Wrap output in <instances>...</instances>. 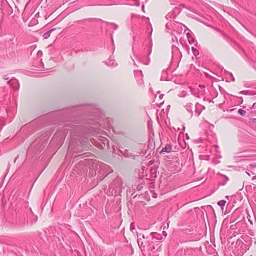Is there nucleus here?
Here are the masks:
<instances>
[{"label": "nucleus", "instance_id": "nucleus-1", "mask_svg": "<svg viewBox=\"0 0 256 256\" xmlns=\"http://www.w3.org/2000/svg\"><path fill=\"white\" fill-rule=\"evenodd\" d=\"M144 240V244L146 246H150L154 243V240L155 239L153 236L152 234H150L149 236H147L145 237L144 235L142 236Z\"/></svg>", "mask_w": 256, "mask_h": 256}, {"label": "nucleus", "instance_id": "nucleus-2", "mask_svg": "<svg viewBox=\"0 0 256 256\" xmlns=\"http://www.w3.org/2000/svg\"><path fill=\"white\" fill-rule=\"evenodd\" d=\"M246 172V174L251 176L252 175H256V165L250 164L247 167Z\"/></svg>", "mask_w": 256, "mask_h": 256}, {"label": "nucleus", "instance_id": "nucleus-3", "mask_svg": "<svg viewBox=\"0 0 256 256\" xmlns=\"http://www.w3.org/2000/svg\"><path fill=\"white\" fill-rule=\"evenodd\" d=\"M8 84L11 86L13 89L18 90L19 89L20 85L18 80L16 78H12L7 82Z\"/></svg>", "mask_w": 256, "mask_h": 256}, {"label": "nucleus", "instance_id": "nucleus-4", "mask_svg": "<svg viewBox=\"0 0 256 256\" xmlns=\"http://www.w3.org/2000/svg\"><path fill=\"white\" fill-rule=\"evenodd\" d=\"M105 64L108 66L114 67L118 65L114 60L112 59V58H110L108 60L104 62Z\"/></svg>", "mask_w": 256, "mask_h": 256}, {"label": "nucleus", "instance_id": "nucleus-5", "mask_svg": "<svg viewBox=\"0 0 256 256\" xmlns=\"http://www.w3.org/2000/svg\"><path fill=\"white\" fill-rule=\"evenodd\" d=\"M234 46H233L234 48L238 52L241 54L242 52L244 53V50L240 46L238 43L235 42H233Z\"/></svg>", "mask_w": 256, "mask_h": 256}, {"label": "nucleus", "instance_id": "nucleus-6", "mask_svg": "<svg viewBox=\"0 0 256 256\" xmlns=\"http://www.w3.org/2000/svg\"><path fill=\"white\" fill-rule=\"evenodd\" d=\"M120 153L122 154L125 157H132V158H134V155L132 154V153H130L128 151V150H124V151H122V150H120Z\"/></svg>", "mask_w": 256, "mask_h": 256}, {"label": "nucleus", "instance_id": "nucleus-7", "mask_svg": "<svg viewBox=\"0 0 256 256\" xmlns=\"http://www.w3.org/2000/svg\"><path fill=\"white\" fill-rule=\"evenodd\" d=\"M15 41H16V40H15L14 38H10L9 40L8 41L7 44L8 48L12 49L14 48Z\"/></svg>", "mask_w": 256, "mask_h": 256}, {"label": "nucleus", "instance_id": "nucleus-8", "mask_svg": "<svg viewBox=\"0 0 256 256\" xmlns=\"http://www.w3.org/2000/svg\"><path fill=\"white\" fill-rule=\"evenodd\" d=\"M172 150V146L170 144H166L164 148H162L161 152H170Z\"/></svg>", "mask_w": 256, "mask_h": 256}, {"label": "nucleus", "instance_id": "nucleus-9", "mask_svg": "<svg viewBox=\"0 0 256 256\" xmlns=\"http://www.w3.org/2000/svg\"><path fill=\"white\" fill-rule=\"evenodd\" d=\"M55 30V28H52L51 30H48V31H47L46 32H44V34H43V36L44 38L45 39H47L50 36V34Z\"/></svg>", "mask_w": 256, "mask_h": 256}, {"label": "nucleus", "instance_id": "nucleus-10", "mask_svg": "<svg viewBox=\"0 0 256 256\" xmlns=\"http://www.w3.org/2000/svg\"><path fill=\"white\" fill-rule=\"evenodd\" d=\"M185 108H186V110L189 112H190L191 113V116H192V104L190 103V102H188L187 103L186 105H185Z\"/></svg>", "mask_w": 256, "mask_h": 256}, {"label": "nucleus", "instance_id": "nucleus-11", "mask_svg": "<svg viewBox=\"0 0 256 256\" xmlns=\"http://www.w3.org/2000/svg\"><path fill=\"white\" fill-rule=\"evenodd\" d=\"M138 244L139 246L141 248H144L145 246H146L144 244V241L142 240V238H138Z\"/></svg>", "mask_w": 256, "mask_h": 256}, {"label": "nucleus", "instance_id": "nucleus-12", "mask_svg": "<svg viewBox=\"0 0 256 256\" xmlns=\"http://www.w3.org/2000/svg\"><path fill=\"white\" fill-rule=\"evenodd\" d=\"M226 203V201L225 200H220L218 202V204L220 206L222 210H223L224 207Z\"/></svg>", "mask_w": 256, "mask_h": 256}, {"label": "nucleus", "instance_id": "nucleus-13", "mask_svg": "<svg viewBox=\"0 0 256 256\" xmlns=\"http://www.w3.org/2000/svg\"><path fill=\"white\" fill-rule=\"evenodd\" d=\"M106 24L107 25L111 26L112 27V28H114V30H116L118 28V26L116 24H114V23L109 22H106Z\"/></svg>", "mask_w": 256, "mask_h": 256}, {"label": "nucleus", "instance_id": "nucleus-14", "mask_svg": "<svg viewBox=\"0 0 256 256\" xmlns=\"http://www.w3.org/2000/svg\"><path fill=\"white\" fill-rule=\"evenodd\" d=\"M201 105L200 104H196V105H195V112H196V114H197V116H199V115L201 113V111L200 110H197L196 109L199 107V106H200Z\"/></svg>", "mask_w": 256, "mask_h": 256}, {"label": "nucleus", "instance_id": "nucleus-15", "mask_svg": "<svg viewBox=\"0 0 256 256\" xmlns=\"http://www.w3.org/2000/svg\"><path fill=\"white\" fill-rule=\"evenodd\" d=\"M238 113L240 115H241V116H244V115H245V114H246V112L245 110H242V109H240H240H239V110H238Z\"/></svg>", "mask_w": 256, "mask_h": 256}, {"label": "nucleus", "instance_id": "nucleus-16", "mask_svg": "<svg viewBox=\"0 0 256 256\" xmlns=\"http://www.w3.org/2000/svg\"><path fill=\"white\" fill-rule=\"evenodd\" d=\"M135 74L136 75L140 74L142 77V76H143L142 72L141 70L136 71L135 72Z\"/></svg>", "mask_w": 256, "mask_h": 256}, {"label": "nucleus", "instance_id": "nucleus-17", "mask_svg": "<svg viewBox=\"0 0 256 256\" xmlns=\"http://www.w3.org/2000/svg\"><path fill=\"white\" fill-rule=\"evenodd\" d=\"M150 62V58L149 56H148V57L146 58V62H144V64L146 65H148L149 64Z\"/></svg>", "mask_w": 256, "mask_h": 256}, {"label": "nucleus", "instance_id": "nucleus-18", "mask_svg": "<svg viewBox=\"0 0 256 256\" xmlns=\"http://www.w3.org/2000/svg\"><path fill=\"white\" fill-rule=\"evenodd\" d=\"M228 75H230V76L231 77V78H232V79H231L232 81V82H234L235 79H234V76H233L231 72H228Z\"/></svg>", "mask_w": 256, "mask_h": 256}, {"label": "nucleus", "instance_id": "nucleus-19", "mask_svg": "<svg viewBox=\"0 0 256 256\" xmlns=\"http://www.w3.org/2000/svg\"><path fill=\"white\" fill-rule=\"evenodd\" d=\"M249 92L248 90H242L240 92V94H248Z\"/></svg>", "mask_w": 256, "mask_h": 256}, {"label": "nucleus", "instance_id": "nucleus-20", "mask_svg": "<svg viewBox=\"0 0 256 256\" xmlns=\"http://www.w3.org/2000/svg\"><path fill=\"white\" fill-rule=\"evenodd\" d=\"M172 51L174 50H177L178 49V47L174 44H172Z\"/></svg>", "mask_w": 256, "mask_h": 256}, {"label": "nucleus", "instance_id": "nucleus-21", "mask_svg": "<svg viewBox=\"0 0 256 256\" xmlns=\"http://www.w3.org/2000/svg\"><path fill=\"white\" fill-rule=\"evenodd\" d=\"M42 51H41V50H38V52L37 55H38V56H42Z\"/></svg>", "mask_w": 256, "mask_h": 256}, {"label": "nucleus", "instance_id": "nucleus-22", "mask_svg": "<svg viewBox=\"0 0 256 256\" xmlns=\"http://www.w3.org/2000/svg\"><path fill=\"white\" fill-rule=\"evenodd\" d=\"M252 180L254 182H256V175L254 176H253L252 177Z\"/></svg>", "mask_w": 256, "mask_h": 256}, {"label": "nucleus", "instance_id": "nucleus-23", "mask_svg": "<svg viewBox=\"0 0 256 256\" xmlns=\"http://www.w3.org/2000/svg\"><path fill=\"white\" fill-rule=\"evenodd\" d=\"M3 78L4 80H8L9 79V77H8V75H5L3 76Z\"/></svg>", "mask_w": 256, "mask_h": 256}, {"label": "nucleus", "instance_id": "nucleus-24", "mask_svg": "<svg viewBox=\"0 0 256 256\" xmlns=\"http://www.w3.org/2000/svg\"><path fill=\"white\" fill-rule=\"evenodd\" d=\"M175 40H176V41H177V40H178V39H177V38H176V36H174L172 38V40L173 42H174Z\"/></svg>", "mask_w": 256, "mask_h": 256}, {"label": "nucleus", "instance_id": "nucleus-25", "mask_svg": "<svg viewBox=\"0 0 256 256\" xmlns=\"http://www.w3.org/2000/svg\"><path fill=\"white\" fill-rule=\"evenodd\" d=\"M192 51L193 53L194 54H196L195 52L196 51V48L192 47Z\"/></svg>", "mask_w": 256, "mask_h": 256}, {"label": "nucleus", "instance_id": "nucleus-26", "mask_svg": "<svg viewBox=\"0 0 256 256\" xmlns=\"http://www.w3.org/2000/svg\"><path fill=\"white\" fill-rule=\"evenodd\" d=\"M152 43L150 42V48L149 50V52H148V54H150L152 52V48H151V47H152Z\"/></svg>", "mask_w": 256, "mask_h": 256}, {"label": "nucleus", "instance_id": "nucleus-27", "mask_svg": "<svg viewBox=\"0 0 256 256\" xmlns=\"http://www.w3.org/2000/svg\"><path fill=\"white\" fill-rule=\"evenodd\" d=\"M88 122H97V121L93 118H90V119H88Z\"/></svg>", "mask_w": 256, "mask_h": 256}, {"label": "nucleus", "instance_id": "nucleus-28", "mask_svg": "<svg viewBox=\"0 0 256 256\" xmlns=\"http://www.w3.org/2000/svg\"><path fill=\"white\" fill-rule=\"evenodd\" d=\"M164 95L163 94H160V95L159 96V98H160V99L162 98H163V97H164Z\"/></svg>", "mask_w": 256, "mask_h": 256}, {"label": "nucleus", "instance_id": "nucleus-29", "mask_svg": "<svg viewBox=\"0 0 256 256\" xmlns=\"http://www.w3.org/2000/svg\"><path fill=\"white\" fill-rule=\"evenodd\" d=\"M36 144V142H33V143L32 144V145H31V148H34V146H35V145H36V144Z\"/></svg>", "mask_w": 256, "mask_h": 256}, {"label": "nucleus", "instance_id": "nucleus-30", "mask_svg": "<svg viewBox=\"0 0 256 256\" xmlns=\"http://www.w3.org/2000/svg\"><path fill=\"white\" fill-rule=\"evenodd\" d=\"M252 122H254V123H256V118H253V119L252 120Z\"/></svg>", "mask_w": 256, "mask_h": 256}, {"label": "nucleus", "instance_id": "nucleus-31", "mask_svg": "<svg viewBox=\"0 0 256 256\" xmlns=\"http://www.w3.org/2000/svg\"><path fill=\"white\" fill-rule=\"evenodd\" d=\"M199 87H200V88H204V86H203V85H200V86H199Z\"/></svg>", "mask_w": 256, "mask_h": 256}, {"label": "nucleus", "instance_id": "nucleus-32", "mask_svg": "<svg viewBox=\"0 0 256 256\" xmlns=\"http://www.w3.org/2000/svg\"><path fill=\"white\" fill-rule=\"evenodd\" d=\"M256 104L254 103L253 105L252 106V108H256Z\"/></svg>", "mask_w": 256, "mask_h": 256}, {"label": "nucleus", "instance_id": "nucleus-33", "mask_svg": "<svg viewBox=\"0 0 256 256\" xmlns=\"http://www.w3.org/2000/svg\"><path fill=\"white\" fill-rule=\"evenodd\" d=\"M224 178H226V182L228 180V178L226 176H224Z\"/></svg>", "mask_w": 256, "mask_h": 256}, {"label": "nucleus", "instance_id": "nucleus-34", "mask_svg": "<svg viewBox=\"0 0 256 256\" xmlns=\"http://www.w3.org/2000/svg\"><path fill=\"white\" fill-rule=\"evenodd\" d=\"M162 234H164V236H166V232H164H164H162Z\"/></svg>", "mask_w": 256, "mask_h": 256}, {"label": "nucleus", "instance_id": "nucleus-35", "mask_svg": "<svg viewBox=\"0 0 256 256\" xmlns=\"http://www.w3.org/2000/svg\"><path fill=\"white\" fill-rule=\"evenodd\" d=\"M104 165V168H106V167H109V166H108V165H106L105 164H103Z\"/></svg>", "mask_w": 256, "mask_h": 256}, {"label": "nucleus", "instance_id": "nucleus-36", "mask_svg": "<svg viewBox=\"0 0 256 256\" xmlns=\"http://www.w3.org/2000/svg\"><path fill=\"white\" fill-rule=\"evenodd\" d=\"M205 75H206V77H208H208L210 76V75H209V74H208L207 73H206V74H205Z\"/></svg>", "mask_w": 256, "mask_h": 256}, {"label": "nucleus", "instance_id": "nucleus-37", "mask_svg": "<svg viewBox=\"0 0 256 256\" xmlns=\"http://www.w3.org/2000/svg\"><path fill=\"white\" fill-rule=\"evenodd\" d=\"M224 36L226 38H227L228 37V36L226 34H224Z\"/></svg>", "mask_w": 256, "mask_h": 256}, {"label": "nucleus", "instance_id": "nucleus-38", "mask_svg": "<svg viewBox=\"0 0 256 256\" xmlns=\"http://www.w3.org/2000/svg\"><path fill=\"white\" fill-rule=\"evenodd\" d=\"M82 155H78V156H76V158H80V157H82Z\"/></svg>", "mask_w": 256, "mask_h": 256}, {"label": "nucleus", "instance_id": "nucleus-39", "mask_svg": "<svg viewBox=\"0 0 256 256\" xmlns=\"http://www.w3.org/2000/svg\"><path fill=\"white\" fill-rule=\"evenodd\" d=\"M216 30L218 32H220L218 30H217L216 28Z\"/></svg>", "mask_w": 256, "mask_h": 256}, {"label": "nucleus", "instance_id": "nucleus-40", "mask_svg": "<svg viewBox=\"0 0 256 256\" xmlns=\"http://www.w3.org/2000/svg\"><path fill=\"white\" fill-rule=\"evenodd\" d=\"M202 108L204 109V107L202 106Z\"/></svg>", "mask_w": 256, "mask_h": 256}, {"label": "nucleus", "instance_id": "nucleus-41", "mask_svg": "<svg viewBox=\"0 0 256 256\" xmlns=\"http://www.w3.org/2000/svg\"><path fill=\"white\" fill-rule=\"evenodd\" d=\"M226 184V182H224V183H223L222 184V185H224V184Z\"/></svg>", "mask_w": 256, "mask_h": 256}, {"label": "nucleus", "instance_id": "nucleus-42", "mask_svg": "<svg viewBox=\"0 0 256 256\" xmlns=\"http://www.w3.org/2000/svg\"><path fill=\"white\" fill-rule=\"evenodd\" d=\"M254 104H256V103H254Z\"/></svg>", "mask_w": 256, "mask_h": 256}]
</instances>
